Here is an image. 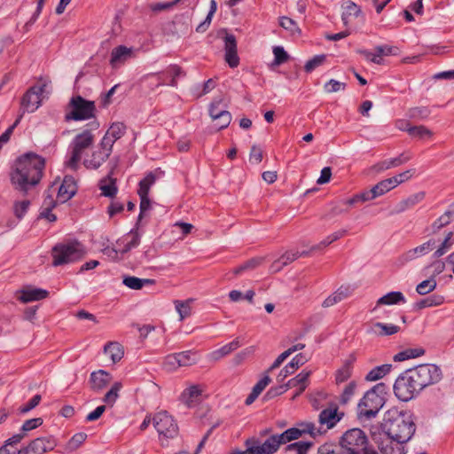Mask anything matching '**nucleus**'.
I'll list each match as a JSON object with an SVG mask.
<instances>
[{"instance_id": "f257e3e1", "label": "nucleus", "mask_w": 454, "mask_h": 454, "mask_svg": "<svg viewBox=\"0 0 454 454\" xmlns=\"http://www.w3.org/2000/svg\"><path fill=\"white\" fill-rule=\"evenodd\" d=\"M387 439L378 447L382 454H403V444L408 442L416 431L412 414L407 411L389 410L386 412L381 424Z\"/></svg>"}, {"instance_id": "f03ea898", "label": "nucleus", "mask_w": 454, "mask_h": 454, "mask_svg": "<svg viewBox=\"0 0 454 454\" xmlns=\"http://www.w3.org/2000/svg\"><path fill=\"white\" fill-rule=\"evenodd\" d=\"M44 168V158L36 153H27L20 156L14 161L9 175L13 189L26 196L31 188L40 183Z\"/></svg>"}, {"instance_id": "7ed1b4c3", "label": "nucleus", "mask_w": 454, "mask_h": 454, "mask_svg": "<svg viewBox=\"0 0 454 454\" xmlns=\"http://www.w3.org/2000/svg\"><path fill=\"white\" fill-rule=\"evenodd\" d=\"M387 386L378 383L369 389L359 401L357 405V416L360 419H371L375 418L385 404Z\"/></svg>"}, {"instance_id": "20e7f679", "label": "nucleus", "mask_w": 454, "mask_h": 454, "mask_svg": "<svg viewBox=\"0 0 454 454\" xmlns=\"http://www.w3.org/2000/svg\"><path fill=\"white\" fill-rule=\"evenodd\" d=\"M89 125L90 126V129H84L77 134L71 142V157L67 160V166L74 170L77 168L78 162L81 160L84 150L90 148L94 143L95 137L91 131L98 129L99 127V123L97 121L90 122Z\"/></svg>"}, {"instance_id": "39448f33", "label": "nucleus", "mask_w": 454, "mask_h": 454, "mask_svg": "<svg viewBox=\"0 0 454 454\" xmlns=\"http://www.w3.org/2000/svg\"><path fill=\"white\" fill-rule=\"evenodd\" d=\"M68 107L71 111L67 113L65 120L83 121L95 117L96 105L94 101L87 100L82 96L77 95L71 98Z\"/></svg>"}, {"instance_id": "423d86ee", "label": "nucleus", "mask_w": 454, "mask_h": 454, "mask_svg": "<svg viewBox=\"0 0 454 454\" xmlns=\"http://www.w3.org/2000/svg\"><path fill=\"white\" fill-rule=\"evenodd\" d=\"M52 265L59 266L80 260L84 255L82 245L78 242L57 244L51 249Z\"/></svg>"}, {"instance_id": "0eeeda50", "label": "nucleus", "mask_w": 454, "mask_h": 454, "mask_svg": "<svg viewBox=\"0 0 454 454\" xmlns=\"http://www.w3.org/2000/svg\"><path fill=\"white\" fill-rule=\"evenodd\" d=\"M408 370L411 372L413 377L412 380L417 383L419 390L439 382L442 377L441 369L435 364H425Z\"/></svg>"}, {"instance_id": "6e6552de", "label": "nucleus", "mask_w": 454, "mask_h": 454, "mask_svg": "<svg viewBox=\"0 0 454 454\" xmlns=\"http://www.w3.org/2000/svg\"><path fill=\"white\" fill-rule=\"evenodd\" d=\"M412 380L413 377L409 370L404 371L395 380L394 393L400 401L408 402L421 391Z\"/></svg>"}, {"instance_id": "1a4fd4ad", "label": "nucleus", "mask_w": 454, "mask_h": 454, "mask_svg": "<svg viewBox=\"0 0 454 454\" xmlns=\"http://www.w3.org/2000/svg\"><path fill=\"white\" fill-rule=\"evenodd\" d=\"M339 442L348 454H361V450L368 444V438L360 428H352L342 434Z\"/></svg>"}, {"instance_id": "9d476101", "label": "nucleus", "mask_w": 454, "mask_h": 454, "mask_svg": "<svg viewBox=\"0 0 454 454\" xmlns=\"http://www.w3.org/2000/svg\"><path fill=\"white\" fill-rule=\"evenodd\" d=\"M153 423L159 434L166 438H173L178 433L177 424L173 417L165 411L156 413L153 419Z\"/></svg>"}, {"instance_id": "9b49d317", "label": "nucleus", "mask_w": 454, "mask_h": 454, "mask_svg": "<svg viewBox=\"0 0 454 454\" xmlns=\"http://www.w3.org/2000/svg\"><path fill=\"white\" fill-rule=\"evenodd\" d=\"M46 83L30 87L21 98V108L23 111L33 113L41 105V96L43 93Z\"/></svg>"}, {"instance_id": "f8f14e48", "label": "nucleus", "mask_w": 454, "mask_h": 454, "mask_svg": "<svg viewBox=\"0 0 454 454\" xmlns=\"http://www.w3.org/2000/svg\"><path fill=\"white\" fill-rule=\"evenodd\" d=\"M246 446L249 454H274L278 450L277 442L272 436H270L263 443L254 438L246 441Z\"/></svg>"}, {"instance_id": "ddd939ff", "label": "nucleus", "mask_w": 454, "mask_h": 454, "mask_svg": "<svg viewBox=\"0 0 454 454\" xmlns=\"http://www.w3.org/2000/svg\"><path fill=\"white\" fill-rule=\"evenodd\" d=\"M55 446L56 443L52 437H38L31 441L27 447L20 450V452L23 454H28L29 452L43 454L52 450Z\"/></svg>"}, {"instance_id": "4468645a", "label": "nucleus", "mask_w": 454, "mask_h": 454, "mask_svg": "<svg viewBox=\"0 0 454 454\" xmlns=\"http://www.w3.org/2000/svg\"><path fill=\"white\" fill-rule=\"evenodd\" d=\"M223 42L225 51V61L227 62L230 67H237L239 64V58L238 56L236 37L233 35L225 32Z\"/></svg>"}, {"instance_id": "2eb2a0df", "label": "nucleus", "mask_w": 454, "mask_h": 454, "mask_svg": "<svg viewBox=\"0 0 454 454\" xmlns=\"http://www.w3.org/2000/svg\"><path fill=\"white\" fill-rule=\"evenodd\" d=\"M309 357L306 355L300 353L293 357L291 362H289L278 373L277 377V380L278 383H281L285 380L286 377L293 374L300 366L303 365L305 363L309 361Z\"/></svg>"}, {"instance_id": "dca6fc26", "label": "nucleus", "mask_w": 454, "mask_h": 454, "mask_svg": "<svg viewBox=\"0 0 454 454\" xmlns=\"http://www.w3.org/2000/svg\"><path fill=\"white\" fill-rule=\"evenodd\" d=\"M343 417V413L338 412V408L324 409L318 416V421L321 427L325 426V432L333 428Z\"/></svg>"}, {"instance_id": "f3484780", "label": "nucleus", "mask_w": 454, "mask_h": 454, "mask_svg": "<svg viewBox=\"0 0 454 454\" xmlns=\"http://www.w3.org/2000/svg\"><path fill=\"white\" fill-rule=\"evenodd\" d=\"M77 187L74 178L72 176H66L58 191V198L61 202H67L76 193Z\"/></svg>"}, {"instance_id": "a211bd4d", "label": "nucleus", "mask_w": 454, "mask_h": 454, "mask_svg": "<svg viewBox=\"0 0 454 454\" xmlns=\"http://www.w3.org/2000/svg\"><path fill=\"white\" fill-rule=\"evenodd\" d=\"M111 381V375L104 370H98L90 373L89 385L92 391L103 390Z\"/></svg>"}, {"instance_id": "6ab92c4d", "label": "nucleus", "mask_w": 454, "mask_h": 454, "mask_svg": "<svg viewBox=\"0 0 454 454\" xmlns=\"http://www.w3.org/2000/svg\"><path fill=\"white\" fill-rule=\"evenodd\" d=\"M436 245V241L434 239H428L427 242L408 250L402 256L404 262L414 260L419 256L425 255L432 251Z\"/></svg>"}, {"instance_id": "aec40b11", "label": "nucleus", "mask_w": 454, "mask_h": 454, "mask_svg": "<svg viewBox=\"0 0 454 454\" xmlns=\"http://www.w3.org/2000/svg\"><path fill=\"white\" fill-rule=\"evenodd\" d=\"M18 293L20 295L18 297V300L23 303H27L35 301H41L45 299L49 295V292L47 290L42 288H24L20 290Z\"/></svg>"}, {"instance_id": "412c9836", "label": "nucleus", "mask_w": 454, "mask_h": 454, "mask_svg": "<svg viewBox=\"0 0 454 454\" xmlns=\"http://www.w3.org/2000/svg\"><path fill=\"white\" fill-rule=\"evenodd\" d=\"M356 360L354 353L350 354L344 361L342 366L335 372V381L337 384L347 381L352 375L353 364Z\"/></svg>"}, {"instance_id": "4be33fe9", "label": "nucleus", "mask_w": 454, "mask_h": 454, "mask_svg": "<svg viewBox=\"0 0 454 454\" xmlns=\"http://www.w3.org/2000/svg\"><path fill=\"white\" fill-rule=\"evenodd\" d=\"M110 155L111 154H108L107 152L98 147L97 150L92 152L90 158L83 160V165L89 169H98L104 162L106 161Z\"/></svg>"}, {"instance_id": "5701e85b", "label": "nucleus", "mask_w": 454, "mask_h": 454, "mask_svg": "<svg viewBox=\"0 0 454 454\" xmlns=\"http://www.w3.org/2000/svg\"><path fill=\"white\" fill-rule=\"evenodd\" d=\"M426 197L425 192H419L414 194L410 195L406 199L398 202L394 209L395 214H400L404 212L405 210L413 207L415 205L421 202Z\"/></svg>"}, {"instance_id": "b1692460", "label": "nucleus", "mask_w": 454, "mask_h": 454, "mask_svg": "<svg viewBox=\"0 0 454 454\" xmlns=\"http://www.w3.org/2000/svg\"><path fill=\"white\" fill-rule=\"evenodd\" d=\"M400 327L392 324L374 323L367 330L369 334L377 336H389L398 333Z\"/></svg>"}, {"instance_id": "393cba45", "label": "nucleus", "mask_w": 454, "mask_h": 454, "mask_svg": "<svg viewBox=\"0 0 454 454\" xmlns=\"http://www.w3.org/2000/svg\"><path fill=\"white\" fill-rule=\"evenodd\" d=\"M342 14L341 20L345 26H348L351 17H359L362 15V10L360 6L355 4L353 1L348 0L342 4Z\"/></svg>"}, {"instance_id": "a878e982", "label": "nucleus", "mask_w": 454, "mask_h": 454, "mask_svg": "<svg viewBox=\"0 0 454 454\" xmlns=\"http://www.w3.org/2000/svg\"><path fill=\"white\" fill-rule=\"evenodd\" d=\"M454 221V203H452L449 208L439 216L431 225L434 233L439 231L443 227L450 224Z\"/></svg>"}, {"instance_id": "bb28decb", "label": "nucleus", "mask_w": 454, "mask_h": 454, "mask_svg": "<svg viewBox=\"0 0 454 454\" xmlns=\"http://www.w3.org/2000/svg\"><path fill=\"white\" fill-rule=\"evenodd\" d=\"M131 56V50L124 45H119L113 49L111 52L110 64L113 67H116L119 64L123 63Z\"/></svg>"}, {"instance_id": "cd10ccee", "label": "nucleus", "mask_w": 454, "mask_h": 454, "mask_svg": "<svg viewBox=\"0 0 454 454\" xmlns=\"http://www.w3.org/2000/svg\"><path fill=\"white\" fill-rule=\"evenodd\" d=\"M351 294V290L348 286H340L336 292L329 295L322 303L324 308L333 306L334 304L341 301L345 298L348 297Z\"/></svg>"}, {"instance_id": "c85d7f7f", "label": "nucleus", "mask_w": 454, "mask_h": 454, "mask_svg": "<svg viewBox=\"0 0 454 454\" xmlns=\"http://www.w3.org/2000/svg\"><path fill=\"white\" fill-rule=\"evenodd\" d=\"M113 170L110 171L108 176L100 181L99 188L102 191V194L108 198L115 197L117 193L116 179L113 178Z\"/></svg>"}, {"instance_id": "c756f323", "label": "nucleus", "mask_w": 454, "mask_h": 454, "mask_svg": "<svg viewBox=\"0 0 454 454\" xmlns=\"http://www.w3.org/2000/svg\"><path fill=\"white\" fill-rule=\"evenodd\" d=\"M311 374V371H301L299 374H297L294 378L289 380L286 386L287 389L293 387L301 388V391H304L308 387L309 378Z\"/></svg>"}, {"instance_id": "7c9ffc66", "label": "nucleus", "mask_w": 454, "mask_h": 454, "mask_svg": "<svg viewBox=\"0 0 454 454\" xmlns=\"http://www.w3.org/2000/svg\"><path fill=\"white\" fill-rule=\"evenodd\" d=\"M398 185L395 178H387L372 187V196L380 197Z\"/></svg>"}, {"instance_id": "2f4dec72", "label": "nucleus", "mask_w": 454, "mask_h": 454, "mask_svg": "<svg viewBox=\"0 0 454 454\" xmlns=\"http://www.w3.org/2000/svg\"><path fill=\"white\" fill-rule=\"evenodd\" d=\"M240 347V342L239 340V338H236L231 342L223 345L220 348L213 351L211 353V357L214 360H219L223 358V356L231 354V352L235 351Z\"/></svg>"}, {"instance_id": "473e14b6", "label": "nucleus", "mask_w": 454, "mask_h": 454, "mask_svg": "<svg viewBox=\"0 0 454 454\" xmlns=\"http://www.w3.org/2000/svg\"><path fill=\"white\" fill-rule=\"evenodd\" d=\"M299 258V254H295V252H286L282 256H280L278 260L273 262L270 266L271 272L279 271L284 266L288 265L293 262L296 259Z\"/></svg>"}, {"instance_id": "72a5a7b5", "label": "nucleus", "mask_w": 454, "mask_h": 454, "mask_svg": "<svg viewBox=\"0 0 454 454\" xmlns=\"http://www.w3.org/2000/svg\"><path fill=\"white\" fill-rule=\"evenodd\" d=\"M104 351L110 356L114 364L119 362L124 355L123 348L118 342H108L105 345Z\"/></svg>"}, {"instance_id": "f704fd0d", "label": "nucleus", "mask_w": 454, "mask_h": 454, "mask_svg": "<svg viewBox=\"0 0 454 454\" xmlns=\"http://www.w3.org/2000/svg\"><path fill=\"white\" fill-rule=\"evenodd\" d=\"M405 301H406L405 297L403 296V294L401 292L394 291V292H390V293L383 295L382 297H380L377 301V306L393 305V304H397L399 302L404 303Z\"/></svg>"}, {"instance_id": "c9c22d12", "label": "nucleus", "mask_w": 454, "mask_h": 454, "mask_svg": "<svg viewBox=\"0 0 454 454\" xmlns=\"http://www.w3.org/2000/svg\"><path fill=\"white\" fill-rule=\"evenodd\" d=\"M279 26L286 30L291 35L300 36L301 34V30L298 27L296 21L287 16H282L279 18Z\"/></svg>"}, {"instance_id": "e433bc0d", "label": "nucleus", "mask_w": 454, "mask_h": 454, "mask_svg": "<svg viewBox=\"0 0 454 454\" xmlns=\"http://www.w3.org/2000/svg\"><path fill=\"white\" fill-rule=\"evenodd\" d=\"M391 368L392 365L389 364L376 366L367 373L365 380L368 381H375L380 380L390 372Z\"/></svg>"}, {"instance_id": "4c0bfd02", "label": "nucleus", "mask_w": 454, "mask_h": 454, "mask_svg": "<svg viewBox=\"0 0 454 454\" xmlns=\"http://www.w3.org/2000/svg\"><path fill=\"white\" fill-rule=\"evenodd\" d=\"M312 446V442L300 441L294 443H290L286 447V454H307L309 448Z\"/></svg>"}, {"instance_id": "58836bf2", "label": "nucleus", "mask_w": 454, "mask_h": 454, "mask_svg": "<svg viewBox=\"0 0 454 454\" xmlns=\"http://www.w3.org/2000/svg\"><path fill=\"white\" fill-rule=\"evenodd\" d=\"M444 302V297L440 294H432L415 304V308L422 309L427 307L439 306Z\"/></svg>"}, {"instance_id": "ea45409f", "label": "nucleus", "mask_w": 454, "mask_h": 454, "mask_svg": "<svg viewBox=\"0 0 454 454\" xmlns=\"http://www.w3.org/2000/svg\"><path fill=\"white\" fill-rule=\"evenodd\" d=\"M425 350L422 348H407L394 356V361L402 362L411 358H416L424 355Z\"/></svg>"}, {"instance_id": "a19ab883", "label": "nucleus", "mask_w": 454, "mask_h": 454, "mask_svg": "<svg viewBox=\"0 0 454 454\" xmlns=\"http://www.w3.org/2000/svg\"><path fill=\"white\" fill-rule=\"evenodd\" d=\"M317 454H348L343 447L334 442H325L320 445L317 449Z\"/></svg>"}, {"instance_id": "79ce46f5", "label": "nucleus", "mask_w": 454, "mask_h": 454, "mask_svg": "<svg viewBox=\"0 0 454 454\" xmlns=\"http://www.w3.org/2000/svg\"><path fill=\"white\" fill-rule=\"evenodd\" d=\"M452 237H453V233L451 231L447 233L443 241L441 243L439 247L433 254L434 258H440L452 247V246L454 244V239H452Z\"/></svg>"}, {"instance_id": "37998d69", "label": "nucleus", "mask_w": 454, "mask_h": 454, "mask_svg": "<svg viewBox=\"0 0 454 454\" xmlns=\"http://www.w3.org/2000/svg\"><path fill=\"white\" fill-rule=\"evenodd\" d=\"M161 74H166L171 77L168 85L172 87H176L177 85L176 78L180 76H184L185 73L183 69L177 65H170Z\"/></svg>"}, {"instance_id": "c03bdc74", "label": "nucleus", "mask_w": 454, "mask_h": 454, "mask_svg": "<svg viewBox=\"0 0 454 454\" xmlns=\"http://www.w3.org/2000/svg\"><path fill=\"white\" fill-rule=\"evenodd\" d=\"M192 301V300H191V299L186 300V301L176 300L174 301L177 313L179 314L180 321H183L184 318H186L187 317H189L191 315V310H192L191 302Z\"/></svg>"}, {"instance_id": "a18cd8bd", "label": "nucleus", "mask_w": 454, "mask_h": 454, "mask_svg": "<svg viewBox=\"0 0 454 454\" xmlns=\"http://www.w3.org/2000/svg\"><path fill=\"white\" fill-rule=\"evenodd\" d=\"M431 114V110L427 106H416L410 108L408 117L414 120H425Z\"/></svg>"}, {"instance_id": "49530a36", "label": "nucleus", "mask_w": 454, "mask_h": 454, "mask_svg": "<svg viewBox=\"0 0 454 454\" xmlns=\"http://www.w3.org/2000/svg\"><path fill=\"white\" fill-rule=\"evenodd\" d=\"M176 354L180 367L190 366L197 363V355L191 350H186Z\"/></svg>"}, {"instance_id": "de8ad7c7", "label": "nucleus", "mask_w": 454, "mask_h": 454, "mask_svg": "<svg viewBox=\"0 0 454 454\" xmlns=\"http://www.w3.org/2000/svg\"><path fill=\"white\" fill-rule=\"evenodd\" d=\"M408 134L411 137H415V138H419V139L431 137L433 136V132L429 129H427V127H425L423 125L411 126L408 129Z\"/></svg>"}, {"instance_id": "09e8293b", "label": "nucleus", "mask_w": 454, "mask_h": 454, "mask_svg": "<svg viewBox=\"0 0 454 454\" xmlns=\"http://www.w3.org/2000/svg\"><path fill=\"white\" fill-rule=\"evenodd\" d=\"M126 129L127 127L123 122H114L106 133L113 137L114 141H117L125 135Z\"/></svg>"}, {"instance_id": "8fccbe9b", "label": "nucleus", "mask_w": 454, "mask_h": 454, "mask_svg": "<svg viewBox=\"0 0 454 454\" xmlns=\"http://www.w3.org/2000/svg\"><path fill=\"white\" fill-rule=\"evenodd\" d=\"M299 431H301V436L309 434L312 437L322 434L321 428L317 429L316 426L312 422H301L297 424Z\"/></svg>"}, {"instance_id": "3c124183", "label": "nucleus", "mask_w": 454, "mask_h": 454, "mask_svg": "<svg viewBox=\"0 0 454 454\" xmlns=\"http://www.w3.org/2000/svg\"><path fill=\"white\" fill-rule=\"evenodd\" d=\"M437 283L435 281V278H429L428 279H426L422 282H420L416 286V291L420 295H426L432 291H434L436 288Z\"/></svg>"}, {"instance_id": "603ef678", "label": "nucleus", "mask_w": 454, "mask_h": 454, "mask_svg": "<svg viewBox=\"0 0 454 454\" xmlns=\"http://www.w3.org/2000/svg\"><path fill=\"white\" fill-rule=\"evenodd\" d=\"M262 261H263V259L262 257H255V258L249 259L248 261L245 262L243 264L235 268L233 270V273L235 275H239L243 271L254 270L256 267H258L262 262Z\"/></svg>"}, {"instance_id": "864d4df0", "label": "nucleus", "mask_w": 454, "mask_h": 454, "mask_svg": "<svg viewBox=\"0 0 454 454\" xmlns=\"http://www.w3.org/2000/svg\"><path fill=\"white\" fill-rule=\"evenodd\" d=\"M373 193H372V188L368 191H364L363 192L357 193L354 195L352 198L348 199L344 201V204L346 205H354L357 202H365L372 200H374L376 196H372Z\"/></svg>"}, {"instance_id": "5fc2aeb1", "label": "nucleus", "mask_w": 454, "mask_h": 454, "mask_svg": "<svg viewBox=\"0 0 454 454\" xmlns=\"http://www.w3.org/2000/svg\"><path fill=\"white\" fill-rule=\"evenodd\" d=\"M121 388V382H115L112 387L110 388V390L105 395L104 398H103V401L110 405V406H113L114 403L116 402L118 396H119V392Z\"/></svg>"}, {"instance_id": "6e6d98bb", "label": "nucleus", "mask_w": 454, "mask_h": 454, "mask_svg": "<svg viewBox=\"0 0 454 454\" xmlns=\"http://www.w3.org/2000/svg\"><path fill=\"white\" fill-rule=\"evenodd\" d=\"M202 393V390L197 385L191 386L186 388L183 394L182 398L188 404L192 403L196 398H198Z\"/></svg>"}, {"instance_id": "4d7b16f0", "label": "nucleus", "mask_w": 454, "mask_h": 454, "mask_svg": "<svg viewBox=\"0 0 454 454\" xmlns=\"http://www.w3.org/2000/svg\"><path fill=\"white\" fill-rule=\"evenodd\" d=\"M87 438V434L85 433H77L68 441L66 446V450L68 451H74L77 450L82 443L84 442V441Z\"/></svg>"}, {"instance_id": "13d9d810", "label": "nucleus", "mask_w": 454, "mask_h": 454, "mask_svg": "<svg viewBox=\"0 0 454 454\" xmlns=\"http://www.w3.org/2000/svg\"><path fill=\"white\" fill-rule=\"evenodd\" d=\"M398 166H400V160L392 158L389 160L378 162L377 164L372 166V169L377 173H380L384 170L389 169L391 168H395Z\"/></svg>"}, {"instance_id": "bf43d9fd", "label": "nucleus", "mask_w": 454, "mask_h": 454, "mask_svg": "<svg viewBox=\"0 0 454 454\" xmlns=\"http://www.w3.org/2000/svg\"><path fill=\"white\" fill-rule=\"evenodd\" d=\"M325 59H326V55H325V54L314 56L312 59H309L306 62V64L304 66V70L307 73L312 72L315 68L321 66L325 61Z\"/></svg>"}, {"instance_id": "052dcab7", "label": "nucleus", "mask_w": 454, "mask_h": 454, "mask_svg": "<svg viewBox=\"0 0 454 454\" xmlns=\"http://www.w3.org/2000/svg\"><path fill=\"white\" fill-rule=\"evenodd\" d=\"M274 61L273 65L279 66L286 62L289 59V55L281 46H275L273 48Z\"/></svg>"}, {"instance_id": "680f3d73", "label": "nucleus", "mask_w": 454, "mask_h": 454, "mask_svg": "<svg viewBox=\"0 0 454 454\" xmlns=\"http://www.w3.org/2000/svg\"><path fill=\"white\" fill-rule=\"evenodd\" d=\"M222 99L214 100L209 106V115L213 119H217L223 114L226 113L227 110L223 107H221Z\"/></svg>"}, {"instance_id": "e2e57ef3", "label": "nucleus", "mask_w": 454, "mask_h": 454, "mask_svg": "<svg viewBox=\"0 0 454 454\" xmlns=\"http://www.w3.org/2000/svg\"><path fill=\"white\" fill-rule=\"evenodd\" d=\"M287 390L288 389H287L286 384H281L278 386L271 387L264 395L263 400L268 401V400L273 399L277 396L281 395Z\"/></svg>"}, {"instance_id": "0e129e2a", "label": "nucleus", "mask_w": 454, "mask_h": 454, "mask_svg": "<svg viewBox=\"0 0 454 454\" xmlns=\"http://www.w3.org/2000/svg\"><path fill=\"white\" fill-rule=\"evenodd\" d=\"M30 206V201L27 200L22 201H16L13 205V212L17 218L21 219L27 213Z\"/></svg>"}, {"instance_id": "69168bd1", "label": "nucleus", "mask_w": 454, "mask_h": 454, "mask_svg": "<svg viewBox=\"0 0 454 454\" xmlns=\"http://www.w3.org/2000/svg\"><path fill=\"white\" fill-rule=\"evenodd\" d=\"M347 84L345 82H340L337 80L331 79L324 85V90L326 93H333L344 90Z\"/></svg>"}, {"instance_id": "338daca9", "label": "nucleus", "mask_w": 454, "mask_h": 454, "mask_svg": "<svg viewBox=\"0 0 454 454\" xmlns=\"http://www.w3.org/2000/svg\"><path fill=\"white\" fill-rule=\"evenodd\" d=\"M356 388V382L355 381L349 382L347 385V387L344 388V390L340 395V403L341 404L348 403L349 402V400L351 399V397L354 395Z\"/></svg>"}, {"instance_id": "774afa93", "label": "nucleus", "mask_w": 454, "mask_h": 454, "mask_svg": "<svg viewBox=\"0 0 454 454\" xmlns=\"http://www.w3.org/2000/svg\"><path fill=\"white\" fill-rule=\"evenodd\" d=\"M123 285L132 290H140L143 288L142 278L134 276H126L122 281Z\"/></svg>"}]
</instances>
